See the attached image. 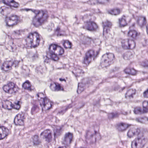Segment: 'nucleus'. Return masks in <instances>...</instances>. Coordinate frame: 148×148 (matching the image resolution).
Instances as JSON below:
<instances>
[{
  "instance_id": "nucleus-1",
  "label": "nucleus",
  "mask_w": 148,
  "mask_h": 148,
  "mask_svg": "<svg viewBox=\"0 0 148 148\" xmlns=\"http://www.w3.org/2000/svg\"><path fill=\"white\" fill-rule=\"evenodd\" d=\"M23 10L26 11L31 10L35 14V16L33 18L32 23L36 27H38L47 22L49 17L48 12L46 11L27 8L24 9Z\"/></svg>"
},
{
  "instance_id": "nucleus-2",
  "label": "nucleus",
  "mask_w": 148,
  "mask_h": 148,
  "mask_svg": "<svg viewBox=\"0 0 148 148\" xmlns=\"http://www.w3.org/2000/svg\"><path fill=\"white\" fill-rule=\"evenodd\" d=\"M64 53V50L60 46L55 44L50 45L48 50L47 51L46 59L44 62L48 63L49 62V57L54 61H57L58 59V55H61Z\"/></svg>"
},
{
  "instance_id": "nucleus-3",
  "label": "nucleus",
  "mask_w": 148,
  "mask_h": 148,
  "mask_svg": "<svg viewBox=\"0 0 148 148\" xmlns=\"http://www.w3.org/2000/svg\"><path fill=\"white\" fill-rule=\"evenodd\" d=\"M37 96L42 110H49L52 107L53 103L47 97H45L42 93H38Z\"/></svg>"
},
{
  "instance_id": "nucleus-4",
  "label": "nucleus",
  "mask_w": 148,
  "mask_h": 148,
  "mask_svg": "<svg viewBox=\"0 0 148 148\" xmlns=\"http://www.w3.org/2000/svg\"><path fill=\"white\" fill-rule=\"evenodd\" d=\"M40 36L36 32L29 34L25 40L26 44L30 45L31 47L34 48L37 47L39 45L40 41Z\"/></svg>"
},
{
  "instance_id": "nucleus-5",
  "label": "nucleus",
  "mask_w": 148,
  "mask_h": 148,
  "mask_svg": "<svg viewBox=\"0 0 148 148\" xmlns=\"http://www.w3.org/2000/svg\"><path fill=\"white\" fill-rule=\"evenodd\" d=\"M115 59L114 55L112 53H106L102 56L101 65L102 67H106L113 63Z\"/></svg>"
},
{
  "instance_id": "nucleus-6",
  "label": "nucleus",
  "mask_w": 148,
  "mask_h": 148,
  "mask_svg": "<svg viewBox=\"0 0 148 148\" xmlns=\"http://www.w3.org/2000/svg\"><path fill=\"white\" fill-rule=\"evenodd\" d=\"M3 88L6 93L12 95L15 94L19 90L18 86L14 82H11L4 85Z\"/></svg>"
},
{
  "instance_id": "nucleus-7",
  "label": "nucleus",
  "mask_w": 148,
  "mask_h": 148,
  "mask_svg": "<svg viewBox=\"0 0 148 148\" xmlns=\"http://www.w3.org/2000/svg\"><path fill=\"white\" fill-rule=\"evenodd\" d=\"M87 18L89 19V21H87L85 23V26H83L82 28L90 31L96 29L97 27V25L95 22L91 21V18L90 16H87V15H85L83 17V19L84 20Z\"/></svg>"
},
{
  "instance_id": "nucleus-8",
  "label": "nucleus",
  "mask_w": 148,
  "mask_h": 148,
  "mask_svg": "<svg viewBox=\"0 0 148 148\" xmlns=\"http://www.w3.org/2000/svg\"><path fill=\"white\" fill-rule=\"evenodd\" d=\"M146 139L143 136L135 139L132 143V148H141L145 144Z\"/></svg>"
},
{
  "instance_id": "nucleus-9",
  "label": "nucleus",
  "mask_w": 148,
  "mask_h": 148,
  "mask_svg": "<svg viewBox=\"0 0 148 148\" xmlns=\"http://www.w3.org/2000/svg\"><path fill=\"white\" fill-rule=\"evenodd\" d=\"M121 46L124 49H133L135 46L134 41L128 39L122 40L121 41Z\"/></svg>"
},
{
  "instance_id": "nucleus-10",
  "label": "nucleus",
  "mask_w": 148,
  "mask_h": 148,
  "mask_svg": "<svg viewBox=\"0 0 148 148\" xmlns=\"http://www.w3.org/2000/svg\"><path fill=\"white\" fill-rule=\"evenodd\" d=\"M18 18L17 16L12 15L10 16H7L5 18L6 25L9 27L12 26L17 23Z\"/></svg>"
},
{
  "instance_id": "nucleus-11",
  "label": "nucleus",
  "mask_w": 148,
  "mask_h": 148,
  "mask_svg": "<svg viewBox=\"0 0 148 148\" xmlns=\"http://www.w3.org/2000/svg\"><path fill=\"white\" fill-rule=\"evenodd\" d=\"M95 56L94 51L93 50H90L88 51L86 54L83 63L86 65H88L90 63L92 58Z\"/></svg>"
},
{
  "instance_id": "nucleus-12",
  "label": "nucleus",
  "mask_w": 148,
  "mask_h": 148,
  "mask_svg": "<svg viewBox=\"0 0 148 148\" xmlns=\"http://www.w3.org/2000/svg\"><path fill=\"white\" fill-rule=\"evenodd\" d=\"M24 115L23 113L18 114L15 117L14 123L16 125H22L24 123Z\"/></svg>"
},
{
  "instance_id": "nucleus-13",
  "label": "nucleus",
  "mask_w": 148,
  "mask_h": 148,
  "mask_svg": "<svg viewBox=\"0 0 148 148\" xmlns=\"http://www.w3.org/2000/svg\"><path fill=\"white\" fill-rule=\"evenodd\" d=\"M10 132L7 128L4 126L0 127V140L2 139L7 136Z\"/></svg>"
},
{
  "instance_id": "nucleus-14",
  "label": "nucleus",
  "mask_w": 148,
  "mask_h": 148,
  "mask_svg": "<svg viewBox=\"0 0 148 148\" xmlns=\"http://www.w3.org/2000/svg\"><path fill=\"white\" fill-rule=\"evenodd\" d=\"M73 138L72 134L70 132L66 133L65 135L63 143L66 146H68L71 143Z\"/></svg>"
},
{
  "instance_id": "nucleus-15",
  "label": "nucleus",
  "mask_w": 148,
  "mask_h": 148,
  "mask_svg": "<svg viewBox=\"0 0 148 148\" xmlns=\"http://www.w3.org/2000/svg\"><path fill=\"white\" fill-rule=\"evenodd\" d=\"M51 132L49 130H44L40 134V136L43 135V138L45 139V140L48 142H49L51 140Z\"/></svg>"
},
{
  "instance_id": "nucleus-16",
  "label": "nucleus",
  "mask_w": 148,
  "mask_h": 148,
  "mask_svg": "<svg viewBox=\"0 0 148 148\" xmlns=\"http://www.w3.org/2000/svg\"><path fill=\"white\" fill-rule=\"evenodd\" d=\"M12 61H7L3 63L1 69L5 71H7L12 69Z\"/></svg>"
},
{
  "instance_id": "nucleus-17",
  "label": "nucleus",
  "mask_w": 148,
  "mask_h": 148,
  "mask_svg": "<svg viewBox=\"0 0 148 148\" xmlns=\"http://www.w3.org/2000/svg\"><path fill=\"white\" fill-rule=\"evenodd\" d=\"M137 23L141 28H143L146 27L147 21L146 17L144 16L139 17L137 20Z\"/></svg>"
},
{
  "instance_id": "nucleus-18",
  "label": "nucleus",
  "mask_w": 148,
  "mask_h": 148,
  "mask_svg": "<svg viewBox=\"0 0 148 148\" xmlns=\"http://www.w3.org/2000/svg\"><path fill=\"white\" fill-rule=\"evenodd\" d=\"M72 73L76 77L82 76L84 73L81 67L79 66H77Z\"/></svg>"
},
{
  "instance_id": "nucleus-19",
  "label": "nucleus",
  "mask_w": 148,
  "mask_h": 148,
  "mask_svg": "<svg viewBox=\"0 0 148 148\" xmlns=\"http://www.w3.org/2000/svg\"><path fill=\"white\" fill-rule=\"evenodd\" d=\"M140 132V130L138 129H136L132 128L130 129L128 131L127 136L129 138H131L135 135H138Z\"/></svg>"
},
{
  "instance_id": "nucleus-20",
  "label": "nucleus",
  "mask_w": 148,
  "mask_h": 148,
  "mask_svg": "<svg viewBox=\"0 0 148 148\" xmlns=\"http://www.w3.org/2000/svg\"><path fill=\"white\" fill-rule=\"evenodd\" d=\"M103 23V34H104L105 33H107L109 32V29L112 26V23L108 21H106Z\"/></svg>"
},
{
  "instance_id": "nucleus-21",
  "label": "nucleus",
  "mask_w": 148,
  "mask_h": 148,
  "mask_svg": "<svg viewBox=\"0 0 148 148\" xmlns=\"http://www.w3.org/2000/svg\"><path fill=\"white\" fill-rule=\"evenodd\" d=\"M50 88L53 91H63V88L59 84H54L51 85Z\"/></svg>"
},
{
  "instance_id": "nucleus-22",
  "label": "nucleus",
  "mask_w": 148,
  "mask_h": 148,
  "mask_svg": "<svg viewBox=\"0 0 148 148\" xmlns=\"http://www.w3.org/2000/svg\"><path fill=\"white\" fill-rule=\"evenodd\" d=\"M12 105L10 101L8 100H6L3 103L2 107L4 108L10 110L13 108Z\"/></svg>"
},
{
  "instance_id": "nucleus-23",
  "label": "nucleus",
  "mask_w": 148,
  "mask_h": 148,
  "mask_svg": "<svg viewBox=\"0 0 148 148\" xmlns=\"http://www.w3.org/2000/svg\"><path fill=\"white\" fill-rule=\"evenodd\" d=\"M119 22L120 27H124L127 25L126 17L123 16L121 18L119 19Z\"/></svg>"
},
{
  "instance_id": "nucleus-24",
  "label": "nucleus",
  "mask_w": 148,
  "mask_h": 148,
  "mask_svg": "<svg viewBox=\"0 0 148 148\" xmlns=\"http://www.w3.org/2000/svg\"><path fill=\"white\" fill-rule=\"evenodd\" d=\"M132 27H130V29L132 28ZM128 36L134 39H135L138 35L137 31L134 30H132L130 29L129 31L128 32Z\"/></svg>"
},
{
  "instance_id": "nucleus-25",
  "label": "nucleus",
  "mask_w": 148,
  "mask_h": 148,
  "mask_svg": "<svg viewBox=\"0 0 148 148\" xmlns=\"http://www.w3.org/2000/svg\"><path fill=\"white\" fill-rule=\"evenodd\" d=\"M136 91L135 90L130 89L127 92L125 95V98L127 99H130L132 98L133 95L135 93Z\"/></svg>"
},
{
  "instance_id": "nucleus-26",
  "label": "nucleus",
  "mask_w": 148,
  "mask_h": 148,
  "mask_svg": "<svg viewBox=\"0 0 148 148\" xmlns=\"http://www.w3.org/2000/svg\"><path fill=\"white\" fill-rule=\"evenodd\" d=\"M117 129L120 131L125 130L128 127V125L125 123H121L117 125Z\"/></svg>"
},
{
  "instance_id": "nucleus-27",
  "label": "nucleus",
  "mask_w": 148,
  "mask_h": 148,
  "mask_svg": "<svg viewBox=\"0 0 148 148\" xmlns=\"http://www.w3.org/2000/svg\"><path fill=\"white\" fill-rule=\"evenodd\" d=\"M32 141L34 145H38L41 143L38 136L37 135H35L32 137Z\"/></svg>"
},
{
  "instance_id": "nucleus-28",
  "label": "nucleus",
  "mask_w": 148,
  "mask_h": 148,
  "mask_svg": "<svg viewBox=\"0 0 148 148\" xmlns=\"http://www.w3.org/2000/svg\"><path fill=\"white\" fill-rule=\"evenodd\" d=\"M63 45L66 49H70L72 46V43L67 40H63L62 41Z\"/></svg>"
},
{
  "instance_id": "nucleus-29",
  "label": "nucleus",
  "mask_w": 148,
  "mask_h": 148,
  "mask_svg": "<svg viewBox=\"0 0 148 148\" xmlns=\"http://www.w3.org/2000/svg\"><path fill=\"white\" fill-rule=\"evenodd\" d=\"M125 72L128 74H130L134 75L136 74V70L134 69L130 68H127L124 70Z\"/></svg>"
},
{
  "instance_id": "nucleus-30",
  "label": "nucleus",
  "mask_w": 148,
  "mask_h": 148,
  "mask_svg": "<svg viewBox=\"0 0 148 148\" xmlns=\"http://www.w3.org/2000/svg\"><path fill=\"white\" fill-rule=\"evenodd\" d=\"M108 12L111 15H116L119 14L120 13V10L118 8H116L108 11Z\"/></svg>"
},
{
  "instance_id": "nucleus-31",
  "label": "nucleus",
  "mask_w": 148,
  "mask_h": 148,
  "mask_svg": "<svg viewBox=\"0 0 148 148\" xmlns=\"http://www.w3.org/2000/svg\"><path fill=\"white\" fill-rule=\"evenodd\" d=\"M22 87L25 89H27L29 91L31 90L30 83L28 80L25 81L23 84Z\"/></svg>"
},
{
  "instance_id": "nucleus-32",
  "label": "nucleus",
  "mask_w": 148,
  "mask_h": 148,
  "mask_svg": "<svg viewBox=\"0 0 148 148\" xmlns=\"http://www.w3.org/2000/svg\"><path fill=\"white\" fill-rule=\"evenodd\" d=\"M10 1H8V3L5 4L9 5L10 7H12L14 8H17L19 5L14 0H10Z\"/></svg>"
},
{
  "instance_id": "nucleus-33",
  "label": "nucleus",
  "mask_w": 148,
  "mask_h": 148,
  "mask_svg": "<svg viewBox=\"0 0 148 148\" xmlns=\"http://www.w3.org/2000/svg\"><path fill=\"white\" fill-rule=\"evenodd\" d=\"M85 83H79L78 84V89L77 90V92L78 93H80L84 90V86Z\"/></svg>"
},
{
  "instance_id": "nucleus-34",
  "label": "nucleus",
  "mask_w": 148,
  "mask_h": 148,
  "mask_svg": "<svg viewBox=\"0 0 148 148\" xmlns=\"http://www.w3.org/2000/svg\"><path fill=\"white\" fill-rule=\"evenodd\" d=\"M134 113L136 114H141L145 113L144 110L140 107H136L134 108Z\"/></svg>"
},
{
  "instance_id": "nucleus-35",
  "label": "nucleus",
  "mask_w": 148,
  "mask_h": 148,
  "mask_svg": "<svg viewBox=\"0 0 148 148\" xmlns=\"http://www.w3.org/2000/svg\"><path fill=\"white\" fill-rule=\"evenodd\" d=\"M39 110V107L36 104H34L32 108L31 112L32 114H33L37 112Z\"/></svg>"
},
{
  "instance_id": "nucleus-36",
  "label": "nucleus",
  "mask_w": 148,
  "mask_h": 148,
  "mask_svg": "<svg viewBox=\"0 0 148 148\" xmlns=\"http://www.w3.org/2000/svg\"><path fill=\"white\" fill-rule=\"evenodd\" d=\"M148 106V101H144L143 103V110L145 113L147 112V106Z\"/></svg>"
},
{
  "instance_id": "nucleus-37",
  "label": "nucleus",
  "mask_w": 148,
  "mask_h": 148,
  "mask_svg": "<svg viewBox=\"0 0 148 148\" xmlns=\"http://www.w3.org/2000/svg\"><path fill=\"white\" fill-rule=\"evenodd\" d=\"M83 44H88L90 43L92 39L90 38L85 36L83 38Z\"/></svg>"
},
{
  "instance_id": "nucleus-38",
  "label": "nucleus",
  "mask_w": 148,
  "mask_h": 148,
  "mask_svg": "<svg viewBox=\"0 0 148 148\" xmlns=\"http://www.w3.org/2000/svg\"><path fill=\"white\" fill-rule=\"evenodd\" d=\"M119 114L117 112L112 113L108 114V117L110 119L117 117L119 116Z\"/></svg>"
},
{
  "instance_id": "nucleus-39",
  "label": "nucleus",
  "mask_w": 148,
  "mask_h": 148,
  "mask_svg": "<svg viewBox=\"0 0 148 148\" xmlns=\"http://www.w3.org/2000/svg\"><path fill=\"white\" fill-rule=\"evenodd\" d=\"M141 65L144 67L148 68V61L147 60H144L141 63Z\"/></svg>"
},
{
  "instance_id": "nucleus-40",
  "label": "nucleus",
  "mask_w": 148,
  "mask_h": 148,
  "mask_svg": "<svg viewBox=\"0 0 148 148\" xmlns=\"http://www.w3.org/2000/svg\"><path fill=\"white\" fill-rule=\"evenodd\" d=\"M7 8L4 6H2L0 8V14L3 15L4 12L6 11Z\"/></svg>"
},
{
  "instance_id": "nucleus-41",
  "label": "nucleus",
  "mask_w": 148,
  "mask_h": 148,
  "mask_svg": "<svg viewBox=\"0 0 148 148\" xmlns=\"http://www.w3.org/2000/svg\"><path fill=\"white\" fill-rule=\"evenodd\" d=\"M60 28L58 27L56 29L55 33L57 34L58 36H62L63 35V34L60 32Z\"/></svg>"
},
{
  "instance_id": "nucleus-42",
  "label": "nucleus",
  "mask_w": 148,
  "mask_h": 148,
  "mask_svg": "<svg viewBox=\"0 0 148 148\" xmlns=\"http://www.w3.org/2000/svg\"><path fill=\"white\" fill-rule=\"evenodd\" d=\"M93 135L91 134V132L89 131H87L86 132V138H89L92 137Z\"/></svg>"
},
{
  "instance_id": "nucleus-43",
  "label": "nucleus",
  "mask_w": 148,
  "mask_h": 148,
  "mask_svg": "<svg viewBox=\"0 0 148 148\" xmlns=\"http://www.w3.org/2000/svg\"><path fill=\"white\" fill-rule=\"evenodd\" d=\"M19 62V61L18 60H14V62L12 61V63H13L12 66L13 65H14V67H16L17 66H18Z\"/></svg>"
},
{
  "instance_id": "nucleus-44",
  "label": "nucleus",
  "mask_w": 148,
  "mask_h": 148,
  "mask_svg": "<svg viewBox=\"0 0 148 148\" xmlns=\"http://www.w3.org/2000/svg\"><path fill=\"white\" fill-rule=\"evenodd\" d=\"M23 32L22 30H18L15 31L14 32V33L16 35H19L21 34V33Z\"/></svg>"
},
{
  "instance_id": "nucleus-45",
  "label": "nucleus",
  "mask_w": 148,
  "mask_h": 148,
  "mask_svg": "<svg viewBox=\"0 0 148 148\" xmlns=\"http://www.w3.org/2000/svg\"><path fill=\"white\" fill-rule=\"evenodd\" d=\"M12 106H13V108L14 109H15L16 110H18L20 107V106L19 105H12Z\"/></svg>"
},
{
  "instance_id": "nucleus-46",
  "label": "nucleus",
  "mask_w": 148,
  "mask_h": 148,
  "mask_svg": "<svg viewBox=\"0 0 148 148\" xmlns=\"http://www.w3.org/2000/svg\"><path fill=\"white\" fill-rule=\"evenodd\" d=\"M72 107V105L71 104H69L67 107L65 108V111H60L59 113H61L62 112H65L69 108H70Z\"/></svg>"
},
{
  "instance_id": "nucleus-47",
  "label": "nucleus",
  "mask_w": 148,
  "mask_h": 148,
  "mask_svg": "<svg viewBox=\"0 0 148 148\" xmlns=\"http://www.w3.org/2000/svg\"><path fill=\"white\" fill-rule=\"evenodd\" d=\"M33 53L32 52H29L28 53V54L27 55V56L28 57L32 58L33 55Z\"/></svg>"
},
{
  "instance_id": "nucleus-48",
  "label": "nucleus",
  "mask_w": 148,
  "mask_h": 148,
  "mask_svg": "<svg viewBox=\"0 0 148 148\" xmlns=\"http://www.w3.org/2000/svg\"><path fill=\"white\" fill-rule=\"evenodd\" d=\"M143 95L144 97L148 98V89L146 91L144 92Z\"/></svg>"
},
{
  "instance_id": "nucleus-49",
  "label": "nucleus",
  "mask_w": 148,
  "mask_h": 148,
  "mask_svg": "<svg viewBox=\"0 0 148 148\" xmlns=\"http://www.w3.org/2000/svg\"><path fill=\"white\" fill-rule=\"evenodd\" d=\"M38 57V55L37 53H33L32 59H34Z\"/></svg>"
},
{
  "instance_id": "nucleus-50",
  "label": "nucleus",
  "mask_w": 148,
  "mask_h": 148,
  "mask_svg": "<svg viewBox=\"0 0 148 148\" xmlns=\"http://www.w3.org/2000/svg\"><path fill=\"white\" fill-rule=\"evenodd\" d=\"M61 130V128L60 127H57L56 129L55 130H56V132L59 133L60 130Z\"/></svg>"
},
{
  "instance_id": "nucleus-51",
  "label": "nucleus",
  "mask_w": 148,
  "mask_h": 148,
  "mask_svg": "<svg viewBox=\"0 0 148 148\" xmlns=\"http://www.w3.org/2000/svg\"><path fill=\"white\" fill-rule=\"evenodd\" d=\"M146 28L147 30V33L148 34V24H147V25L146 26Z\"/></svg>"
},
{
  "instance_id": "nucleus-52",
  "label": "nucleus",
  "mask_w": 148,
  "mask_h": 148,
  "mask_svg": "<svg viewBox=\"0 0 148 148\" xmlns=\"http://www.w3.org/2000/svg\"><path fill=\"white\" fill-rule=\"evenodd\" d=\"M19 101H17L16 103V102L15 103V104L14 105H19Z\"/></svg>"
},
{
  "instance_id": "nucleus-53",
  "label": "nucleus",
  "mask_w": 148,
  "mask_h": 148,
  "mask_svg": "<svg viewBox=\"0 0 148 148\" xmlns=\"http://www.w3.org/2000/svg\"><path fill=\"white\" fill-rule=\"evenodd\" d=\"M59 79L61 81H63L65 80L64 79H62V78H60Z\"/></svg>"
},
{
  "instance_id": "nucleus-54",
  "label": "nucleus",
  "mask_w": 148,
  "mask_h": 148,
  "mask_svg": "<svg viewBox=\"0 0 148 148\" xmlns=\"http://www.w3.org/2000/svg\"><path fill=\"white\" fill-rule=\"evenodd\" d=\"M58 148H66V147L65 146V147H64V148L63 147H59Z\"/></svg>"
},
{
  "instance_id": "nucleus-55",
  "label": "nucleus",
  "mask_w": 148,
  "mask_h": 148,
  "mask_svg": "<svg viewBox=\"0 0 148 148\" xmlns=\"http://www.w3.org/2000/svg\"><path fill=\"white\" fill-rule=\"evenodd\" d=\"M125 87H123V88H122V90H123L124 88H125Z\"/></svg>"
},
{
  "instance_id": "nucleus-56",
  "label": "nucleus",
  "mask_w": 148,
  "mask_h": 148,
  "mask_svg": "<svg viewBox=\"0 0 148 148\" xmlns=\"http://www.w3.org/2000/svg\"><path fill=\"white\" fill-rule=\"evenodd\" d=\"M56 134V133L54 132V136Z\"/></svg>"
},
{
  "instance_id": "nucleus-57",
  "label": "nucleus",
  "mask_w": 148,
  "mask_h": 148,
  "mask_svg": "<svg viewBox=\"0 0 148 148\" xmlns=\"http://www.w3.org/2000/svg\"><path fill=\"white\" fill-rule=\"evenodd\" d=\"M97 55L99 53V52L97 51Z\"/></svg>"
},
{
  "instance_id": "nucleus-58",
  "label": "nucleus",
  "mask_w": 148,
  "mask_h": 148,
  "mask_svg": "<svg viewBox=\"0 0 148 148\" xmlns=\"http://www.w3.org/2000/svg\"><path fill=\"white\" fill-rule=\"evenodd\" d=\"M134 25H135L134 24H133L132 25V26H133H133H134Z\"/></svg>"
},
{
  "instance_id": "nucleus-59",
  "label": "nucleus",
  "mask_w": 148,
  "mask_h": 148,
  "mask_svg": "<svg viewBox=\"0 0 148 148\" xmlns=\"http://www.w3.org/2000/svg\"><path fill=\"white\" fill-rule=\"evenodd\" d=\"M147 1L148 2V0H147Z\"/></svg>"
},
{
  "instance_id": "nucleus-60",
  "label": "nucleus",
  "mask_w": 148,
  "mask_h": 148,
  "mask_svg": "<svg viewBox=\"0 0 148 148\" xmlns=\"http://www.w3.org/2000/svg\"><path fill=\"white\" fill-rule=\"evenodd\" d=\"M147 120H148V118L147 119Z\"/></svg>"
}]
</instances>
